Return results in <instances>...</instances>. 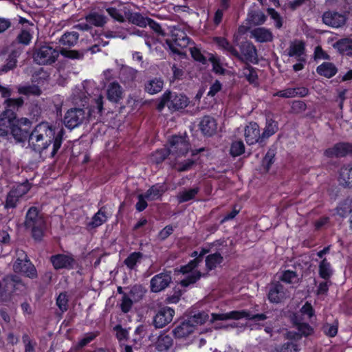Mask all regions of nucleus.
I'll return each mask as SVG.
<instances>
[{
  "label": "nucleus",
  "mask_w": 352,
  "mask_h": 352,
  "mask_svg": "<svg viewBox=\"0 0 352 352\" xmlns=\"http://www.w3.org/2000/svg\"><path fill=\"white\" fill-rule=\"evenodd\" d=\"M63 129L56 135L52 125L47 122L37 124L29 135V147L36 153L42 155L52 145L50 153L54 157L60 148L63 142Z\"/></svg>",
  "instance_id": "nucleus-1"
},
{
  "label": "nucleus",
  "mask_w": 352,
  "mask_h": 352,
  "mask_svg": "<svg viewBox=\"0 0 352 352\" xmlns=\"http://www.w3.org/2000/svg\"><path fill=\"white\" fill-rule=\"evenodd\" d=\"M207 252L208 250L205 249H202L200 252L194 251L191 254V256L195 257V258L181 267L180 272L185 275V277L180 281V285L182 287H186L190 284H193L200 278L201 273L197 270V267Z\"/></svg>",
  "instance_id": "nucleus-2"
},
{
  "label": "nucleus",
  "mask_w": 352,
  "mask_h": 352,
  "mask_svg": "<svg viewBox=\"0 0 352 352\" xmlns=\"http://www.w3.org/2000/svg\"><path fill=\"white\" fill-rule=\"evenodd\" d=\"M8 108L19 107L22 105L23 100L21 98H9L6 100ZM16 120V114L11 109L5 110L0 115V135L6 136L12 129Z\"/></svg>",
  "instance_id": "nucleus-3"
},
{
  "label": "nucleus",
  "mask_w": 352,
  "mask_h": 352,
  "mask_svg": "<svg viewBox=\"0 0 352 352\" xmlns=\"http://www.w3.org/2000/svg\"><path fill=\"white\" fill-rule=\"evenodd\" d=\"M24 224L27 229L31 230L32 236L36 240L41 239L45 228V221L37 208L33 206L29 208L25 215Z\"/></svg>",
  "instance_id": "nucleus-4"
},
{
  "label": "nucleus",
  "mask_w": 352,
  "mask_h": 352,
  "mask_svg": "<svg viewBox=\"0 0 352 352\" xmlns=\"http://www.w3.org/2000/svg\"><path fill=\"white\" fill-rule=\"evenodd\" d=\"M188 103V100L185 96L168 91L163 95L157 106V109L161 111L165 106H167L170 110H179L186 107Z\"/></svg>",
  "instance_id": "nucleus-5"
},
{
  "label": "nucleus",
  "mask_w": 352,
  "mask_h": 352,
  "mask_svg": "<svg viewBox=\"0 0 352 352\" xmlns=\"http://www.w3.org/2000/svg\"><path fill=\"white\" fill-rule=\"evenodd\" d=\"M60 52L50 45H43L36 49L33 54V59L38 65H52L59 56Z\"/></svg>",
  "instance_id": "nucleus-6"
},
{
  "label": "nucleus",
  "mask_w": 352,
  "mask_h": 352,
  "mask_svg": "<svg viewBox=\"0 0 352 352\" xmlns=\"http://www.w3.org/2000/svg\"><path fill=\"white\" fill-rule=\"evenodd\" d=\"M16 255L18 258L13 265L14 271L31 278H36L37 276L36 270L28 259L25 252L23 250H17Z\"/></svg>",
  "instance_id": "nucleus-7"
},
{
  "label": "nucleus",
  "mask_w": 352,
  "mask_h": 352,
  "mask_svg": "<svg viewBox=\"0 0 352 352\" xmlns=\"http://www.w3.org/2000/svg\"><path fill=\"white\" fill-rule=\"evenodd\" d=\"M190 42V38L186 32L180 29L175 28L171 33V39H166V43L169 49L175 54H180L181 50L186 47Z\"/></svg>",
  "instance_id": "nucleus-8"
},
{
  "label": "nucleus",
  "mask_w": 352,
  "mask_h": 352,
  "mask_svg": "<svg viewBox=\"0 0 352 352\" xmlns=\"http://www.w3.org/2000/svg\"><path fill=\"white\" fill-rule=\"evenodd\" d=\"M30 189L28 182L22 183L14 186L7 194L4 202L6 209L15 208L23 197Z\"/></svg>",
  "instance_id": "nucleus-9"
},
{
  "label": "nucleus",
  "mask_w": 352,
  "mask_h": 352,
  "mask_svg": "<svg viewBox=\"0 0 352 352\" xmlns=\"http://www.w3.org/2000/svg\"><path fill=\"white\" fill-rule=\"evenodd\" d=\"M190 149V144L186 136H173L169 140L168 148L170 155L174 157L184 156Z\"/></svg>",
  "instance_id": "nucleus-10"
},
{
  "label": "nucleus",
  "mask_w": 352,
  "mask_h": 352,
  "mask_svg": "<svg viewBox=\"0 0 352 352\" xmlns=\"http://www.w3.org/2000/svg\"><path fill=\"white\" fill-rule=\"evenodd\" d=\"M31 122L26 118L16 119L10 131L17 142H23L28 136Z\"/></svg>",
  "instance_id": "nucleus-11"
},
{
  "label": "nucleus",
  "mask_w": 352,
  "mask_h": 352,
  "mask_svg": "<svg viewBox=\"0 0 352 352\" xmlns=\"http://www.w3.org/2000/svg\"><path fill=\"white\" fill-rule=\"evenodd\" d=\"M172 282L170 272H162L154 276L150 281L151 291L158 293L167 288Z\"/></svg>",
  "instance_id": "nucleus-12"
},
{
  "label": "nucleus",
  "mask_w": 352,
  "mask_h": 352,
  "mask_svg": "<svg viewBox=\"0 0 352 352\" xmlns=\"http://www.w3.org/2000/svg\"><path fill=\"white\" fill-rule=\"evenodd\" d=\"M85 119V112L82 109L74 108L68 110L64 117V123L69 129L78 126Z\"/></svg>",
  "instance_id": "nucleus-13"
},
{
  "label": "nucleus",
  "mask_w": 352,
  "mask_h": 352,
  "mask_svg": "<svg viewBox=\"0 0 352 352\" xmlns=\"http://www.w3.org/2000/svg\"><path fill=\"white\" fill-rule=\"evenodd\" d=\"M50 261L56 270H70L76 264L75 259L72 254H58L51 256Z\"/></svg>",
  "instance_id": "nucleus-14"
},
{
  "label": "nucleus",
  "mask_w": 352,
  "mask_h": 352,
  "mask_svg": "<svg viewBox=\"0 0 352 352\" xmlns=\"http://www.w3.org/2000/svg\"><path fill=\"white\" fill-rule=\"evenodd\" d=\"M175 311L168 307L160 309L153 318V324L156 328H163L173 320Z\"/></svg>",
  "instance_id": "nucleus-15"
},
{
  "label": "nucleus",
  "mask_w": 352,
  "mask_h": 352,
  "mask_svg": "<svg viewBox=\"0 0 352 352\" xmlns=\"http://www.w3.org/2000/svg\"><path fill=\"white\" fill-rule=\"evenodd\" d=\"M324 154L329 157H344L352 154V144L344 142L338 143L332 148L327 149Z\"/></svg>",
  "instance_id": "nucleus-16"
},
{
  "label": "nucleus",
  "mask_w": 352,
  "mask_h": 352,
  "mask_svg": "<svg viewBox=\"0 0 352 352\" xmlns=\"http://www.w3.org/2000/svg\"><path fill=\"white\" fill-rule=\"evenodd\" d=\"M245 140L248 144H254L259 141H262L260 135L258 125L256 122H250L244 129Z\"/></svg>",
  "instance_id": "nucleus-17"
},
{
  "label": "nucleus",
  "mask_w": 352,
  "mask_h": 352,
  "mask_svg": "<svg viewBox=\"0 0 352 352\" xmlns=\"http://www.w3.org/2000/svg\"><path fill=\"white\" fill-rule=\"evenodd\" d=\"M248 317H250V312L248 311H232L223 314H212L211 322H213L216 320H239L241 318L248 319Z\"/></svg>",
  "instance_id": "nucleus-18"
},
{
  "label": "nucleus",
  "mask_w": 352,
  "mask_h": 352,
  "mask_svg": "<svg viewBox=\"0 0 352 352\" xmlns=\"http://www.w3.org/2000/svg\"><path fill=\"white\" fill-rule=\"evenodd\" d=\"M323 22L333 28H339L344 24L346 18L344 14L334 11L325 12L322 16Z\"/></svg>",
  "instance_id": "nucleus-19"
},
{
  "label": "nucleus",
  "mask_w": 352,
  "mask_h": 352,
  "mask_svg": "<svg viewBox=\"0 0 352 352\" xmlns=\"http://www.w3.org/2000/svg\"><path fill=\"white\" fill-rule=\"evenodd\" d=\"M241 56L239 58L242 61L254 63L257 60V51L256 47L250 42H245L241 45Z\"/></svg>",
  "instance_id": "nucleus-20"
},
{
  "label": "nucleus",
  "mask_w": 352,
  "mask_h": 352,
  "mask_svg": "<svg viewBox=\"0 0 352 352\" xmlns=\"http://www.w3.org/2000/svg\"><path fill=\"white\" fill-rule=\"evenodd\" d=\"M287 297V292L280 283L272 285L269 291L268 299L272 302L278 303Z\"/></svg>",
  "instance_id": "nucleus-21"
},
{
  "label": "nucleus",
  "mask_w": 352,
  "mask_h": 352,
  "mask_svg": "<svg viewBox=\"0 0 352 352\" xmlns=\"http://www.w3.org/2000/svg\"><path fill=\"white\" fill-rule=\"evenodd\" d=\"M340 184L345 187H352V163L343 165L339 172Z\"/></svg>",
  "instance_id": "nucleus-22"
},
{
  "label": "nucleus",
  "mask_w": 352,
  "mask_h": 352,
  "mask_svg": "<svg viewBox=\"0 0 352 352\" xmlns=\"http://www.w3.org/2000/svg\"><path fill=\"white\" fill-rule=\"evenodd\" d=\"M214 41L221 50L236 58H241L240 53L226 38L215 37Z\"/></svg>",
  "instance_id": "nucleus-23"
},
{
  "label": "nucleus",
  "mask_w": 352,
  "mask_h": 352,
  "mask_svg": "<svg viewBox=\"0 0 352 352\" xmlns=\"http://www.w3.org/2000/svg\"><path fill=\"white\" fill-rule=\"evenodd\" d=\"M250 36L259 43L270 42L273 40L272 32L265 28H256L253 29L250 32Z\"/></svg>",
  "instance_id": "nucleus-24"
},
{
  "label": "nucleus",
  "mask_w": 352,
  "mask_h": 352,
  "mask_svg": "<svg viewBox=\"0 0 352 352\" xmlns=\"http://www.w3.org/2000/svg\"><path fill=\"white\" fill-rule=\"evenodd\" d=\"M200 129L206 135H212L217 130V123L213 118L205 116L200 122Z\"/></svg>",
  "instance_id": "nucleus-25"
},
{
  "label": "nucleus",
  "mask_w": 352,
  "mask_h": 352,
  "mask_svg": "<svg viewBox=\"0 0 352 352\" xmlns=\"http://www.w3.org/2000/svg\"><path fill=\"white\" fill-rule=\"evenodd\" d=\"M124 16L131 23L136 25L140 28H145L147 26L148 17H144L140 13L131 12L129 10L124 12Z\"/></svg>",
  "instance_id": "nucleus-26"
},
{
  "label": "nucleus",
  "mask_w": 352,
  "mask_h": 352,
  "mask_svg": "<svg viewBox=\"0 0 352 352\" xmlns=\"http://www.w3.org/2000/svg\"><path fill=\"white\" fill-rule=\"evenodd\" d=\"M195 327L193 324L188 322H184L175 327L173 330L174 335L176 338H182L187 337L194 331Z\"/></svg>",
  "instance_id": "nucleus-27"
},
{
  "label": "nucleus",
  "mask_w": 352,
  "mask_h": 352,
  "mask_svg": "<svg viewBox=\"0 0 352 352\" xmlns=\"http://www.w3.org/2000/svg\"><path fill=\"white\" fill-rule=\"evenodd\" d=\"M137 74L138 71L133 68L122 65L119 75L120 80L124 83H127L133 81L136 78Z\"/></svg>",
  "instance_id": "nucleus-28"
},
{
  "label": "nucleus",
  "mask_w": 352,
  "mask_h": 352,
  "mask_svg": "<svg viewBox=\"0 0 352 352\" xmlns=\"http://www.w3.org/2000/svg\"><path fill=\"white\" fill-rule=\"evenodd\" d=\"M305 52V44L301 41H295L292 42L288 49V55L296 58H303Z\"/></svg>",
  "instance_id": "nucleus-29"
},
{
  "label": "nucleus",
  "mask_w": 352,
  "mask_h": 352,
  "mask_svg": "<svg viewBox=\"0 0 352 352\" xmlns=\"http://www.w3.org/2000/svg\"><path fill=\"white\" fill-rule=\"evenodd\" d=\"M107 219L105 208L102 207L94 215L91 221L88 223V226L91 228L99 227L105 223Z\"/></svg>",
  "instance_id": "nucleus-30"
},
{
  "label": "nucleus",
  "mask_w": 352,
  "mask_h": 352,
  "mask_svg": "<svg viewBox=\"0 0 352 352\" xmlns=\"http://www.w3.org/2000/svg\"><path fill=\"white\" fill-rule=\"evenodd\" d=\"M334 47L341 54L352 55V38H345L340 39L334 44Z\"/></svg>",
  "instance_id": "nucleus-31"
},
{
  "label": "nucleus",
  "mask_w": 352,
  "mask_h": 352,
  "mask_svg": "<svg viewBox=\"0 0 352 352\" xmlns=\"http://www.w3.org/2000/svg\"><path fill=\"white\" fill-rule=\"evenodd\" d=\"M317 72L320 75L327 78H331L337 73V68L336 66L329 62H325L317 67Z\"/></svg>",
  "instance_id": "nucleus-32"
},
{
  "label": "nucleus",
  "mask_w": 352,
  "mask_h": 352,
  "mask_svg": "<svg viewBox=\"0 0 352 352\" xmlns=\"http://www.w3.org/2000/svg\"><path fill=\"white\" fill-rule=\"evenodd\" d=\"M85 19L89 24L97 27L103 26L107 21V19L104 15L98 12L90 13L86 16Z\"/></svg>",
  "instance_id": "nucleus-33"
},
{
  "label": "nucleus",
  "mask_w": 352,
  "mask_h": 352,
  "mask_svg": "<svg viewBox=\"0 0 352 352\" xmlns=\"http://www.w3.org/2000/svg\"><path fill=\"white\" fill-rule=\"evenodd\" d=\"M78 38L79 35L76 32H66L61 36L60 43L66 47H71L77 43Z\"/></svg>",
  "instance_id": "nucleus-34"
},
{
  "label": "nucleus",
  "mask_w": 352,
  "mask_h": 352,
  "mask_svg": "<svg viewBox=\"0 0 352 352\" xmlns=\"http://www.w3.org/2000/svg\"><path fill=\"white\" fill-rule=\"evenodd\" d=\"M173 344V339L168 335L162 334L158 337L156 342V348L160 351H166Z\"/></svg>",
  "instance_id": "nucleus-35"
},
{
  "label": "nucleus",
  "mask_w": 352,
  "mask_h": 352,
  "mask_svg": "<svg viewBox=\"0 0 352 352\" xmlns=\"http://www.w3.org/2000/svg\"><path fill=\"white\" fill-rule=\"evenodd\" d=\"M248 20L252 25H258L265 23L266 16L261 10H252L248 14Z\"/></svg>",
  "instance_id": "nucleus-36"
},
{
  "label": "nucleus",
  "mask_w": 352,
  "mask_h": 352,
  "mask_svg": "<svg viewBox=\"0 0 352 352\" xmlns=\"http://www.w3.org/2000/svg\"><path fill=\"white\" fill-rule=\"evenodd\" d=\"M223 257L219 253H214L208 255L206 258V265L209 270H212L221 264Z\"/></svg>",
  "instance_id": "nucleus-37"
},
{
  "label": "nucleus",
  "mask_w": 352,
  "mask_h": 352,
  "mask_svg": "<svg viewBox=\"0 0 352 352\" xmlns=\"http://www.w3.org/2000/svg\"><path fill=\"white\" fill-rule=\"evenodd\" d=\"M300 346L295 341H287L277 346L274 352H299Z\"/></svg>",
  "instance_id": "nucleus-38"
},
{
  "label": "nucleus",
  "mask_w": 352,
  "mask_h": 352,
  "mask_svg": "<svg viewBox=\"0 0 352 352\" xmlns=\"http://www.w3.org/2000/svg\"><path fill=\"white\" fill-rule=\"evenodd\" d=\"M352 212V199H346L336 208V213L344 217Z\"/></svg>",
  "instance_id": "nucleus-39"
},
{
  "label": "nucleus",
  "mask_w": 352,
  "mask_h": 352,
  "mask_svg": "<svg viewBox=\"0 0 352 352\" xmlns=\"http://www.w3.org/2000/svg\"><path fill=\"white\" fill-rule=\"evenodd\" d=\"M164 192L163 187L159 185H154L151 187L144 194L148 201H153L159 199Z\"/></svg>",
  "instance_id": "nucleus-40"
},
{
  "label": "nucleus",
  "mask_w": 352,
  "mask_h": 352,
  "mask_svg": "<svg viewBox=\"0 0 352 352\" xmlns=\"http://www.w3.org/2000/svg\"><path fill=\"white\" fill-rule=\"evenodd\" d=\"M319 275L325 280L329 279L332 275L331 264L326 258L322 259L319 264Z\"/></svg>",
  "instance_id": "nucleus-41"
},
{
  "label": "nucleus",
  "mask_w": 352,
  "mask_h": 352,
  "mask_svg": "<svg viewBox=\"0 0 352 352\" xmlns=\"http://www.w3.org/2000/svg\"><path fill=\"white\" fill-rule=\"evenodd\" d=\"M103 85L107 88H120L119 84L114 79L111 69H107L103 73Z\"/></svg>",
  "instance_id": "nucleus-42"
},
{
  "label": "nucleus",
  "mask_w": 352,
  "mask_h": 352,
  "mask_svg": "<svg viewBox=\"0 0 352 352\" xmlns=\"http://www.w3.org/2000/svg\"><path fill=\"white\" fill-rule=\"evenodd\" d=\"M142 257L143 254L142 253L135 252L130 254L124 260V263L129 269L133 270Z\"/></svg>",
  "instance_id": "nucleus-43"
},
{
  "label": "nucleus",
  "mask_w": 352,
  "mask_h": 352,
  "mask_svg": "<svg viewBox=\"0 0 352 352\" xmlns=\"http://www.w3.org/2000/svg\"><path fill=\"white\" fill-rule=\"evenodd\" d=\"M296 89H281L275 94H273L274 96H279L282 98H293L296 95L299 94L301 96H305L308 94L307 89H302L299 93L295 91Z\"/></svg>",
  "instance_id": "nucleus-44"
},
{
  "label": "nucleus",
  "mask_w": 352,
  "mask_h": 352,
  "mask_svg": "<svg viewBox=\"0 0 352 352\" xmlns=\"http://www.w3.org/2000/svg\"><path fill=\"white\" fill-rule=\"evenodd\" d=\"M278 130L277 122L272 119H267L266 126L261 135V138H267L274 134Z\"/></svg>",
  "instance_id": "nucleus-45"
},
{
  "label": "nucleus",
  "mask_w": 352,
  "mask_h": 352,
  "mask_svg": "<svg viewBox=\"0 0 352 352\" xmlns=\"http://www.w3.org/2000/svg\"><path fill=\"white\" fill-rule=\"evenodd\" d=\"M107 13L114 19L119 22H124L125 20L124 12H127L125 8L123 9H117L116 8H107Z\"/></svg>",
  "instance_id": "nucleus-46"
},
{
  "label": "nucleus",
  "mask_w": 352,
  "mask_h": 352,
  "mask_svg": "<svg viewBox=\"0 0 352 352\" xmlns=\"http://www.w3.org/2000/svg\"><path fill=\"white\" fill-rule=\"evenodd\" d=\"M199 190V188H193L192 189L181 192L177 196L179 201L182 203L192 199L198 193Z\"/></svg>",
  "instance_id": "nucleus-47"
},
{
  "label": "nucleus",
  "mask_w": 352,
  "mask_h": 352,
  "mask_svg": "<svg viewBox=\"0 0 352 352\" xmlns=\"http://www.w3.org/2000/svg\"><path fill=\"white\" fill-rule=\"evenodd\" d=\"M102 35L105 38H120L124 39L127 36V32L122 28H117L115 30L104 31Z\"/></svg>",
  "instance_id": "nucleus-48"
},
{
  "label": "nucleus",
  "mask_w": 352,
  "mask_h": 352,
  "mask_svg": "<svg viewBox=\"0 0 352 352\" xmlns=\"http://www.w3.org/2000/svg\"><path fill=\"white\" fill-rule=\"evenodd\" d=\"M280 280L288 284H294L298 283V277L295 272L287 270L283 273Z\"/></svg>",
  "instance_id": "nucleus-49"
},
{
  "label": "nucleus",
  "mask_w": 352,
  "mask_h": 352,
  "mask_svg": "<svg viewBox=\"0 0 352 352\" xmlns=\"http://www.w3.org/2000/svg\"><path fill=\"white\" fill-rule=\"evenodd\" d=\"M245 151L244 144L242 141L234 142L230 147V154L233 157H237L243 154Z\"/></svg>",
  "instance_id": "nucleus-50"
},
{
  "label": "nucleus",
  "mask_w": 352,
  "mask_h": 352,
  "mask_svg": "<svg viewBox=\"0 0 352 352\" xmlns=\"http://www.w3.org/2000/svg\"><path fill=\"white\" fill-rule=\"evenodd\" d=\"M168 155H170L168 149L162 148L156 151L151 156V161L156 164H160L163 162Z\"/></svg>",
  "instance_id": "nucleus-51"
},
{
  "label": "nucleus",
  "mask_w": 352,
  "mask_h": 352,
  "mask_svg": "<svg viewBox=\"0 0 352 352\" xmlns=\"http://www.w3.org/2000/svg\"><path fill=\"white\" fill-rule=\"evenodd\" d=\"M18 56L17 52H14L9 55L8 58L6 60V63L3 65L2 68L3 72H8L9 70L12 69L16 66V58Z\"/></svg>",
  "instance_id": "nucleus-52"
},
{
  "label": "nucleus",
  "mask_w": 352,
  "mask_h": 352,
  "mask_svg": "<svg viewBox=\"0 0 352 352\" xmlns=\"http://www.w3.org/2000/svg\"><path fill=\"white\" fill-rule=\"evenodd\" d=\"M208 319V315L204 312H200L197 314H195L192 316L189 321L191 324L195 325L202 324Z\"/></svg>",
  "instance_id": "nucleus-53"
},
{
  "label": "nucleus",
  "mask_w": 352,
  "mask_h": 352,
  "mask_svg": "<svg viewBox=\"0 0 352 352\" xmlns=\"http://www.w3.org/2000/svg\"><path fill=\"white\" fill-rule=\"evenodd\" d=\"M144 293L145 291L141 285H135L130 291V295L135 301H138L141 299L144 295Z\"/></svg>",
  "instance_id": "nucleus-54"
},
{
  "label": "nucleus",
  "mask_w": 352,
  "mask_h": 352,
  "mask_svg": "<svg viewBox=\"0 0 352 352\" xmlns=\"http://www.w3.org/2000/svg\"><path fill=\"white\" fill-rule=\"evenodd\" d=\"M209 60L212 64V68L215 73L222 74L224 73L225 69L222 67L220 59L219 57L215 56L214 55H210L209 57Z\"/></svg>",
  "instance_id": "nucleus-55"
},
{
  "label": "nucleus",
  "mask_w": 352,
  "mask_h": 352,
  "mask_svg": "<svg viewBox=\"0 0 352 352\" xmlns=\"http://www.w3.org/2000/svg\"><path fill=\"white\" fill-rule=\"evenodd\" d=\"M68 298L65 294L61 293L56 299V305L62 312L67 309Z\"/></svg>",
  "instance_id": "nucleus-56"
},
{
  "label": "nucleus",
  "mask_w": 352,
  "mask_h": 352,
  "mask_svg": "<svg viewBox=\"0 0 352 352\" xmlns=\"http://www.w3.org/2000/svg\"><path fill=\"white\" fill-rule=\"evenodd\" d=\"M122 96V89H107V98L113 102H118Z\"/></svg>",
  "instance_id": "nucleus-57"
},
{
  "label": "nucleus",
  "mask_w": 352,
  "mask_h": 352,
  "mask_svg": "<svg viewBox=\"0 0 352 352\" xmlns=\"http://www.w3.org/2000/svg\"><path fill=\"white\" fill-rule=\"evenodd\" d=\"M243 74L246 79L251 83L254 84L257 79V74L254 69L251 67H248L244 69Z\"/></svg>",
  "instance_id": "nucleus-58"
},
{
  "label": "nucleus",
  "mask_w": 352,
  "mask_h": 352,
  "mask_svg": "<svg viewBox=\"0 0 352 352\" xmlns=\"http://www.w3.org/2000/svg\"><path fill=\"white\" fill-rule=\"evenodd\" d=\"M296 327L301 336H309L313 331V329L307 323H296Z\"/></svg>",
  "instance_id": "nucleus-59"
},
{
  "label": "nucleus",
  "mask_w": 352,
  "mask_h": 352,
  "mask_svg": "<svg viewBox=\"0 0 352 352\" xmlns=\"http://www.w3.org/2000/svg\"><path fill=\"white\" fill-rule=\"evenodd\" d=\"M60 54H61L63 56L65 57L72 59H80L83 57L82 53H80L79 52L76 50H62L60 51Z\"/></svg>",
  "instance_id": "nucleus-60"
},
{
  "label": "nucleus",
  "mask_w": 352,
  "mask_h": 352,
  "mask_svg": "<svg viewBox=\"0 0 352 352\" xmlns=\"http://www.w3.org/2000/svg\"><path fill=\"white\" fill-rule=\"evenodd\" d=\"M31 39L32 35L28 30H22L17 36L18 41L23 45H28Z\"/></svg>",
  "instance_id": "nucleus-61"
},
{
  "label": "nucleus",
  "mask_w": 352,
  "mask_h": 352,
  "mask_svg": "<svg viewBox=\"0 0 352 352\" xmlns=\"http://www.w3.org/2000/svg\"><path fill=\"white\" fill-rule=\"evenodd\" d=\"M323 331L326 335L334 337L338 333V326L335 324H326L323 326Z\"/></svg>",
  "instance_id": "nucleus-62"
},
{
  "label": "nucleus",
  "mask_w": 352,
  "mask_h": 352,
  "mask_svg": "<svg viewBox=\"0 0 352 352\" xmlns=\"http://www.w3.org/2000/svg\"><path fill=\"white\" fill-rule=\"evenodd\" d=\"M133 305V300L126 295H124L121 302V309L123 312L127 313L130 311Z\"/></svg>",
  "instance_id": "nucleus-63"
},
{
  "label": "nucleus",
  "mask_w": 352,
  "mask_h": 352,
  "mask_svg": "<svg viewBox=\"0 0 352 352\" xmlns=\"http://www.w3.org/2000/svg\"><path fill=\"white\" fill-rule=\"evenodd\" d=\"M23 342L25 344V352H34L35 343L30 338V337L25 334L23 336Z\"/></svg>",
  "instance_id": "nucleus-64"
}]
</instances>
